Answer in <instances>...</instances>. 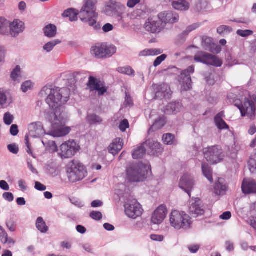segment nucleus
Here are the masks:
<instances>
[{
	"instance_id": "obj_56",
	"label": "nucleus",
	"mask_w": 256,
	"mask_h": 256,
	"mask_svg": "<svg viewBox=\"0 0 256 256\" xmlns=\"http://www.w3.org/2000/svg\"><path fill=\"white\" fill-rule=\"evenodd\" d=\"M18 126L16 124H12L10 128V133L12 136H16L18 134Z\"/></svg>"
},
{
	"instance_id": "obj_39",
	"label": "nucleus",
	"mask_w": 256,
	"mask_h": 256,
	"mask_svg": "<svg viewBox=\"0 0 256 256\" xmlns=\"http://www.w3.org/2000/svg\"><path fill=\"white\" fill-rule=\"evenodd\" d=\"M174 138L175 137L174 134L168 133L164 134L162 136V140L164 144L167 145H171L173 144Z\"/></svg>"
},
{
	"instance_id": "obj_29",
	"label": "nucleus",
	"mask_w": 256,
	"mask_h": 256,
	"mask_svg": "<svg viewBox=\"0 0 256 256\" xmlns=\"http://www.w3.org/2000/svg\"><path fill=\"white\" fill-rule=\"evenodd\" d=\"M105 50L104 44L98 45L92 47L91 53L97 58H103Z\"/></svg>"
},
{
	"instance_id": "obj_5",
	"label": "nucleus",
	"mask_w": 256,
	"mask_h": 256,
	"mask_svg": "<svg viewBox=\"0 0 256 256\" xmlns=\"http://www.w3.org/2000/svg\"><path fill=\"white\" fill-rule=\"evenodd\" d=\"M171 226L176 230H188L192 224L191 218L184 212L172 210L170 215Z\"/></svg>"
},
{
	"instance_id": "obj_48",
	"label": "nucleus",
	"mask_w": 256,
	"mask_h": 256,
	"mask_svg": "<svg viewBox=\"0 0 256 256\" xmlns=\"http://www.w3.org/2000/svg\"><path fill=\"white\" fill-rule=\"evenodd\" d=\"M130 126L128 120L124 119L120 122L119 125V129L122 132H124Z\"/></svg>"
},
{
	"instance_id": "obj_6",
	"label": "nucleus",
	"mask_w": 256,
	"mask_h": 256,
	"mask_svg": "<svg viewBox=\"0 0 256 256\" xmlns=\"http://www.w3.org/2000/svg\"><path fill=\"white\" fill-rule=\"evenodd\" d=\"M253 99L254 101L248 98H244V100L240 99L233 100L234 106L239 109L242 116L246 115L250 116L256 115V96Z\"/></svg>"
},
{
	"instance_id": "obj_17",
	"label": "nucleus",
	"mask_w": 256,
	"mask_h": 256,
	"mask_svg": "<svg viewBox=\"0 0 256 256\" xmlns=\"http://www.w3.org/2000/svg\"><path fill=\"white\" fill-rule=\"evenodd\" d=\"M167 213L166 206L164 205L160 206L154 212L152 217V222L156 224H161L166 217Z\"/></svg>"
},
{
	"instance_id": "obj_12",
	"label": "nucleus",
	"mask_w": 256,
	"mask_h": 256,
	"mask_svg": "<svg viewBox=\"0 0 256 256\" xmlns=\"http://www.w3.org/2000/svg\"><path fill=\"white\" fill-rule=\"evenodd\" d=\"M164 28V25L162 23L159 18H148L144 24L146 30L152 33L160 32Z\"/></svg>"
},
{
	"instance_id": "obj_34",
	"label": "nucleus",
	"mask_w": 256,
	"mask_h": 256,
	"mask_svg": "<svg viewBox=\"0 0 256 256\" xmlns=\"http://www.w3.org/2000/svg\"><path fill=\"white\" fill-rule=\"evenodd\" d=\"M88 86L91 91L96 90L100 86V81L92 76L89 78Z\"/></svg>"
},
{
	"instance_id": "obj_19",
	"label": "nucleus",
	"mask_w": 256,
	"mask_h": 256,
	"mask_svg": "<svg viewBox=\"0 0 256 256\" xmlns=\"http://www.w3.org/2000/svg\"><path fill=\"white\" fill-rule=\"evenodd\" d=\"M24 24L22 22L16 20L10 25V31L12 36L16 38L18 34L24 32Z\"/></svg>"
},
{
	"instance_id": "obj_10",
	"label": "nucleus",
	"mask_w": 256,
	"mask_h": 256,
	"mask_svg": "<svg viewBox=\"0 0 256 256\" xmlns=\"http://www.w3.org/2000/svg\"><path fill=\"white\" fill-rule=\"evenodd\" d=\"M194 72V66H191L186 69L182 70L178 76V82L182 85L183 90L188 91L192 88V81L191 76Z\"/></svg>"
},
{
	"instance_id": "obj_20",
	"label": "nucleus",
	"mask_w": 256,
	"mask_h": 256,
	"mask_svg": "<svg viewBox=\"0 0 256 256\" xmlns=\"http://www.w3.org/2000/svg\"><path fill=\"white\" fill-rule=\"evenodd\" d=\"M123 146V140L120 138H116L108 146V151L114 156H116L121 150Z\"/></svg>"
},
{
	"instance_id": "obj_47",
	"label": "nucleus",
	"mask_w": 256,
	"mask_h": 256,
	"mask_svg": "<svg viewBox=\"0 0 256 256\" xmlns=\"http://www.w3.org/2000/svg\"><path fill=\"white\" fill-rule=\"evenodd\" d=\"M8 228L12 232H14L16 230V223L13 220H10L6 222Z\"/></svg>"
},
{
	"instance_id": "obj_31",
	"label": "nucleus",
	"mask_w": 256,
	"mask_h": 256,
	"mask_svg": "<svg viewBox=\"0 0 256 256\" xmlns=\"http://www.w3.org/2000/svg\"><path fill=\"white\" fill-rule=\"evenodd\" d=\"M10 22L3 17H0V34L8 35L10 31Z\"/></svg>"
},
{
	"instance_id": "obj_43",
	"label": "nucleus",
	"mask_w": 256,
	"mask_h": 256,
	"mask_svg": "<svg viewBox=\"0 0 256 256\" xmlns=\"http://www.w3.org/2000/svg\"><path fill=\"white\" fill-rule=\"evenodd\" d=\"M253 34V31L250 30H238L236 31V34L242 38H246L248 36H252Z\"/></svg>"
},
{
	"instance_id": "obj_30",
	"label": "nucleus",
	"mask_w": 256,
	"mask_h": 256,
	"mask_svg": "<svg viewBox=\"0 0 256 256\" xmlns=\"http://www.w3.org/2000/svg\"><path fill=\"white\" fill-rule=\"evenodd\" d=\"M202 45L204 50L210 52H212V48L214 46L213 39L206 36L202 37Z\"/></svg>"
},
{
	"instance_id": "obj_1",
	"label": "nucleus",
	"mask_w": 256,
	"mask_h": 256,
	"mask_svg": "<svg viewBox=\"0 0 256 256\" xmlns=\"http://www.w3.org/2000/svg\"><path fill=\"white\" fill-rule=\"evenodd\" d=\"M40 94L42 96H47L46 102L51 109L46 114V118L52 123L50 134L64 136L68 134L70 128L65 126L66 116L63 106L69 100L68 90L65 88H50L45 86L40 90Z\"/></svg>"
},
{
	"instance_id": "obj_8",
	"label": "nucleus",
	"mask_w": 256,
	"mask_h": 256,
	"mask_svg": "<svg viewBox=\"0 0 256 256\" xmlns=\"http://www.w3.org/2000/svg\"><path fill=\"white\" fill-rule=\"evenodd\" d=\"M204 154L206 160L212 164H216L222 162L224 157L222 148L218 146L204 148Z\"/></svg>"
},
{
	"instance_id": "obj_36",
	"label": "nucleus",
	"mask_w": 256,
	"mask_h": 256,
	"mask_svg": "<svg viewBox=\"0 0 256 256\" xmlns=\"http://www.w3.org/2000/svg\"><path fill=\"white\" fill-rule=\"evenodd\" d=\"M61 41L59 40H52L48 43L46 44L44 46L43 48L44 50H46L48 52H51L57 44H60Z\"/></svg>"
},
{
	"instance_id": "obj_22",
	"label": "nucleus",
	"mask_w": 256,
	"mask_h": 256,
	"mask_svg": "<svg viewBox=\"0 0 256 256\" xmlns=\"http://www.w3.org/2000/svg\"><path fill=\"white\" fill-rule=\"evenodd\" d=\"M242 189L244 194H256V182L254 180H244L242 184Z\"/></svg>"
},
{
	"instance_id": "obj_40",
	"label": "nucleus",
	"mask_w": 256,
	"mask_h": 256,
	"mask_svg": "<svg viewBox=\"0 0 256 256\" xmlns=\"http://www.w3.org/2000/svg\"><path fill=\"white\" fill-rule=\"evenodd\" d=\"M250 170L252 174H256V152L248 162Z\"/></svg>"
},
{
	"instance_id": "obj_51",
	"label": "nucleus",
	"mask_w": 256,
	"mask_h": 256,
	"mask_svg": "<svg viewBox=\"0 0 256 256\" xmlns=\"http://www.w3.org/2000/svg\"><path fill=\"white\" fill-rule=\"evenodd\" d=\"M232 30V28L229 26H221L218 28L217 32L220 34H222L224 32H230Z\"/></svg>"
},
{
	"instance_id": "obj_28",
	"label": "nucleus",
	"mask_w": 256,
	"mask_h": 256,
	"mask_svg": "<svg viewBox=\"0 0 256 256\" xmlns=\"http://www.w3.org/2000/svg\"><path fill=\"white\" fill-rule=\"evenodd\" d=\"M43 31L45 36L52 38L56 36L57 28L54 24H49L44 28Z\"/></svg>"
},
{
	"instance_id": "obj_61",
	"label": "nucleus",
	"mask_w": 256,
	"mask_h": 256,
	"mask_svg": "<svg viewBox=\"0 0 256 256\" xmlns=\"http://www.w3.org/2000/svg\"><path fill=\"white\" fill-rule=\"evenodd\" d=\"M113 29V26L110 23H107L105 24L102 28V30L104 32H109L112 31Z\"/></svg>"
},
{
	"instance_id": "obj_35",
	"label": "nucleus",
	"mask_w": 256,
	"mask_h": 256,
	"mask_svg": "<svg viewBox=\"0 0 256 256\" xmlns=\"http://www.w3.org/2000/svg\"><path fill=\"white\" fill-rule=\"evenodd\" d=\"M117 71L122 74H126L129 76H134L135 72L130 66L125 67H119L117 68Z\"/></svg>"
},
{
	"instance_id": "obj_11",
	"label": "nucleus",
	"mask_w": 256,
	"mask_h": 256,
	"mask_svg": "<svg viewBox=\"0 0 256 256\" xmlns=\"http://www.w3.org/2000/svg\"><path fill=\"white\" fill-rule=\"evenodd\" d=\"M125 212L128 217L135 219L142 214V208L136 199L128 200L124 204Z\"/></svg>"
},
{
	"instance_id": "obj_7",
	"label": "nucleus",
	"mask_w": 256,
	"mask_h": 256,
	"mask_svg": "<svg viewBox=\"0 0 256 256\" xmlns=\"http://www.w3.org/2000/svg\"><path fill=\"white\" fill-rule=\"evenodd\" d=\"M194 59L196 62L215 67H220L222 64V61L216 56L203 51H198L194 55Z\"/></svg>"
},
{
	"instance_id": "obj_55",
	"label": "nucleus",
	"mask_w": 256,
	"mask_h": 256,
	"mask_svg": "<svg viewBox=\"0 0 256 256\" xmlns=\"http://www.w3.org/2000/svg\"><path fill=\"white\" fill-rule=\"evenodd\" d=\"M2 197L5 200L9 202H12L14 200V196L13 194L10 192H4L2 194Z\"/></svg>"
},
{
	"instance_id": "obj_14",
	"label": "nucleus",
	"mask_w": 256,
	"mask_h": 256,
	"mask_svg": "<svg viewBox=\"0 0 256 256\" xmlns=\"http://www.w3.org/2000/svg\"><path fill=\"white\" fill-rule=\"evenodd\" d=\"M189 212L194 217H198L204 214V209L202 201L199 198L190 202Z\"/></svg>"
},
{
	"instance_id": "obj_15",
	"label": "nucleus",
	"mask_w": 256,
	"mask_h": 256,
	"mask_svg": "<svg viewBox=\"0 0 256 256\" xmlns=\"http://www.w3.org/2000/svg\"><path fill=\"white\" fill-rule=\"evenodd\" d=\"M148 154L158 156L162 152V148L160 143L152 140H147L144 143Z\"/></svg>"
},
{
	"instance_id": "obj_32",
	"label": "nucleus",
	"mask_w": 256,
	"mask_h": 256,
	"mask_svg": "<svg viewBox=\"0 0 256 256\" xmlns=\"http://www.w3.org/2000/svg\"><path fill=\"white\" fill-rule=\"evenodd\" d=\"M202 168L203 174L204 176L210 183H212V172L211 167L207 163L203 162L202 164Z\"/></svg>"
},
{
	"instance_id": "obj_24",
	"label": "nucleus",
	"mask_w": 256,
	"mask_h": 256,
	"mask_svg": "<svg viewBox=\"0 0 256 256\" xmlns=\"http://www.w3.org/2000/svg\"><path fill=\"white\" fill-rule=\"evenodd\" d=\"M166 123V118L164 116H161L155 120L154 122L150 128L148 132H154L162 128Z\"/></svg>"
},
{
	"instance_id": "obj_27",
	"label": "nucleus",
	"mask_w": 256,
	"mask_h": 256,
	"mask_svg": "<svg viewBox=\"0 0 256 256\" xmlns=\"http://www.w3.org/2000/svg\"><path fill=\"white\" fill-rule=\"evenodd\" d=\"M146 148L145 147V145H144L143 143L134 150L132 152V158L134 159L142 158L146 154Z\"/></svg>"
},
{
	"instance_id": "obj_33",
	"label": "nucleus",
	"mask_w": 256,
	"mask_h": 256,
	"mask_svg": "<svg viewBox=\"0 0 256 256\" xmlns=\"http://www.w3.org/2000/svg\"><path fill=\"white\" fill-rule=\"evenodd\" d=\"M36 226L38 230L42 233H46L48 230V226H46L43 218L41 216L38 218L36 220Z\"/></svg>"
},
{
	"instance_id": "obj_49",
	"label": "nucleus",
	"mask_w": 256,
	"mask_h": 256,
	"mask_svg": "<svg viewBox=\"0 0 256 256\" xmlns=\"http://www.w3.org/2000/svg\"><path fill=\"white\" fill-rule=\"evenodd\" d=\"M90 217L96 220H100L102 218V214L100 212L92 211L90 213Z\"/></svg>"
},
{
	"instance_id": "obj_46",
	"label": "nucleus",
	"mask_w": 256,
	"mask_h": 256,
	"mask_svg": "<svg viewBox=\"0 0 256 256\" xmlns=\"http://www.w3.org/2000/svg\"><path fill=\"white\" fill-rule=\"evenodd\" d=\"M166 58L167 56L165 54H162L157 57L154 62V67H157L160 65L162 62L166 59Z\"/></svg>"
},
{
	"instance_id": "obj_54",
	"label": "nucleus",
	"mask_w": 256,
	"mask_h": 256,
	"mask_svg": "<svg viewBox=\"0 0 256 256\" xmlns=\"http://www.w3.org/2000/svg\"><path fill=\"white\" fill-rule=\"evenodd\" d=\"M115 10L114 6L112 4H107L106 6L105 13L108 16H110Z\"/></svg>"
},
{
	"instance_id": "obj_21",
	"label": "nucleus",
	"mask_w": 256,
	"mask_h": 256,
	"mask_svg": "<svg viewBox=\"0 0 256 256\" xmlns=\"http://www.w3.org/2000/svg\"><path fill=\"white\" fill-rule=\"evenodd\" d=\"M225 117L224 111H222L216 114L214 117V122L219 130H228L229 126L224 120Z\"/></svg>"
},
{
	"instance_id": "obj_23",
	"label": "nucleus",
	"mask_w": 256,
	"mask_h": 256,
	"mask_svg": "<svg viewBox=\"0 0 256 256\" xmlns=\"http://www.w3.org/2000/svg\"><path fill=\"white\" fill-rule=\"evenodd\" d=\"M182 106L180 102H172L168 104L164 109V112L166 114H176L180 112Z\"/></svg>"
},
{
	"instance_id": "obj_41",
	"label": "nucleus",
	"mask_w": 256,
	"mask_h": 256,
	"mask_svg": "<svg viewBox=\"0 0 256 256\" xmlns=\"http://www.w3.org/2000/svg\"><path fill=\"white\" fill-rule=\"evenodd\" d=\"M20 66H16L15 68L12 70L10 74V78L12 80L16 82L18 80V78L20 76Z\"/></svg>"
},
{
	"instance_id": "obj_13",
	"label": "nucleus",
	"mask_w": 256,
	"mask_h": 256,
	"mask_svg": "<svg viewBox=\"0 0 256 256\" xmlns=\"http://www.w3.org/2000/svg\"><path fill=\"white\" fill-rule=\"evenodd\" d=\"M50 123L51 124L50 128V131L48 132H46L41 122H38L31 123L29 124L28 127L29 134L30 136L33 138H37L43 134L54 137V136L50 134V133L52 131V123Z\"/></svg>"
},
{
	"instance_id": "obj_37",
	"label": "nucleus",
	"mask_w": 256,
	"mask_h": 256,
	"mask_svg": "<svg viewBox=\"0 0 256 256\" xmlns=\"http://www.w3.org/2000/svg\"><path fill=\"white\" fill-rule=\"evenodd\" d=\"M104 50H106L104 52V55L105 56H104V58H110L116 52V48L114 46H107L104 45Z\"/></svg>"
},
{
	"instance_id": "obj_18",
	"label": "nucleus",
	"mask_w": 256,
	"mask_h": 256,
	"mask_svg": "<svg viewBox=\"0 0 256 256\" xmlns=\"http://www.w3.org/2000/svg\"><path fill=\"white\" fill-rule=\"evenodd\" d=\"M194 186V180L191 176L184 174L181 178L179 182V186L184 190L190 196V192Z\"/></svg>"
},
{
	"instance_id": "obj_59",
	"label": "nucleus",
	"mask_w": 256,
	"mask_h": 256,
	"mask_svg": "<svg viewBox=\"0 0 256 256\" xmlns=\"http://www.w3.org/2000/svg\"><path fill=\"white\" fill-rule=\"evenodd\" d=\"M34 188L36 190L39 191H44L46 189V186L38 182H35Z\"/></svg>"
},
{
	"instance_id": "obj_52",
	"label": "nucleus",
	"mask_w": 256,
	"mask_h": 256,
	"mask_svg": "<svg viewBox=\"0 0 256 256\" xmlns=\"http://www.w3.org/2000/svg\"><path fill=\"white\" fill-rule=\"evenodd\" d=\"M32 84L30 81H26L21 86V90L24 92H26L32 88Z\"/></svg>"
},
{
	"instance_id": "obj_58",
	"label": "nucleus",
	"mask_w": 256,
	"mask_h": 256,
	"mask_svg": "<svg viewBox=\"0 0 256 256\" xmlns=\"http://www.w3.org/2000/svg\"><path fill=\"white\" fill-rule=\"evenodd\" d=\"M140 2V0H128L127 2V6L129 8H133Z\"/></svg>"
},
{
	"instance_id": "obj_50",
	"label": "nucleus",
	"mask_w": 256,
	"mask_h": 256,
	"mask_svg": "<svg viewBox=\"0 0 256 256\" xmlns=\"http://www.w3.org/2000/svg\"><path fill=\"white\" fill-rule=\"evenodd\" d=\"M8 150L13 154H17L19 151L18 146L16 144H10L8 146Z\"/></svg>"
},
{
	"instance_id": "obj_16",
	"label": "nucleus",
	"mask_w": 256,
	"mask_h": 256,
	"mask_svg": "<svg viewBox=\"0 0 256 256\" xmlns=\"http://www.w3.org/2000/svg\"><path fill=\"white\" fill-rule=\"evenodd\" d=\"M158 18L165 26L166 24L177 22L178 21L179 16L176 12L167 11L160 13L158 15Z\"/></svg>"
},
{
	"instance_id": "obj_64",
	"label": "nucleus",
	"mask_w": 256,
	"mask_h": 256,
	"mask_svg": "<svg viewBox=\"0 0 256 256\" xmlns=\"http://www.w3.org/2000/svg\"><path fill=\"white\" fill-rule=\"evenodd\" d=\"M0 188L4 190H10V186L7 182L4 180L0 181Z\"/></svg>"
},
{
	"instance_id": "obj_9",
	"label": "nucleus",
	"mask_w": 256,
	"mask_h": 256,
	"mask_svg": "<svg viewBox=\"0 0 256 256\" xmlns=\"http://www.w3.org/2000/svg\"><path fill=\"white\" fill-rule=\"evenodd\" d=\"M80 146L74 141H68L60 146L58 155L62 158H68L74 156L79 150Z\"/></svg>"
},
{
	"instance_id": "obj_44",
	"label": "nucleus",
	"mask_w": 256,
	"mask_h": 256,
	"mask_svg": "<svg viewBox=\"0 0 256 256\" xmlns=\"http://www.w3.org/2000/svg\"><path fill=\"white\" fill-rule=\"evenodd\" d=\"M14 117L10 112H7L4 114V122L8 126H10L13 122Z\"/></svg>"
},
{
	"instance_id": "obj_38",
	"label": "nucleus",
	"mask_w": 256,
	"mask_h": 256,
	"mask_svg": "<svg viewBox=\"0 0 256 256\" xmlns=\"http://www.w3.org/2000/svg\"><path fill=\"white\" fill-rule=\"evenodd\" d=\"M250 210L253 218L250 220V224L256 230V201L251 204Z\"/></svg>"
},
{
	"instance_id": "obj_2",
	"label": "nucleus",
	"mask_w": 256,
	"mask_h": 256,
	"mask_svg": "<svg viewBox=\"0 0 256 256\" xmlns=\"http://www.w3.org/2000/svg\"><path fill=\"white\" fill-rule=\"evenodd\" d=\"M96 0H86V2L82 8L78 16L80 20L84 23L92 27L94 30L100 32L102 30V24L98 22V14L96 12ZM78 14L73 8H68L64 11L62 16L69 18L71 22L76 21L78 20Z\"/></svg>"
},
{
	"instance_id": "obj_63",
	"label": "nucleus",
	"mask_w": 256,
	"mask_h": 256,
	"mask_svg": "<svg viewBox=\"0 0 256 256\" xmlns=\"http://www.w3.org/2000/svg\"><path fill=\"white\" fill-rule=\"evenodd\" d=\"M0 239L4 244L7 243L8 241V234L6 231H3V232L0 234Z\"/></svg>"
},
{
	"instance_id": "obj_57",
	"label": "nucleus",
	"mask_w": 256,
	"mask_h": 256,
	"mask_svg": "<svg viewBox=\"0 0 256 256\" xmlns=\"http://www.w3.org/2000/svg\"><path fill=\"white\" fill-rule=\"evenodd\" d=\"M214 188L216 190H219L220 194H221L222 192H226V186L225 185L220 184V182L216 184Z\"/></svg>"
},
{
	"instance_id": "obj_42",
	"label": "nucleus",
	"mask_w": 256,
	"mask_h": 256,
	"mask_svg": "<svg viewBox=\"0 0 256 256\" xmlns=\"http://www.w3.org/2000/svg\"><path fill=\"white\" fill-rule=\"evenodd\" d=\"M73 76L76 80H82L86 78L87 72L84 70L75 72L73 74Z\"/></svg>"
},
{
	"instance_id": "obj_25",
	"label": "nucleus",
	"mask_w": 256,
	"mask_h": 256,
	"mask_svg": "<svg viewBox=\"0 0 256 256\" xmlns=\"http://www.w3.org/2000/svg\"><path fill=\"white\" fill-rule=\"evenodd\" d=\"M172 5L174 8L178 10H187L190 8L189 3L186 0L173 1Z\"/></svg>"
},
{
	"instance_id": "obj_26",
	"label": "nucleus",
	"mask_w": 256,
	"mask_h": 256,
	"mask_svg": "<svg viewBox=\"0 0 256 256\" xmlns=\"http://www.w3.org/2000/svg\"><path fill=\"white\" fill-rule=\"evenodd\" d=\"M86 120L90 126L100 124L103 119L96 114H88L86 117Z\"/></svg>"
},
{
	"instance_id": "obj_45",
	"label": "nucleus",
	"mask_w": 256,
	"mask_h": 256,
	"mask_svg": "<svg viewBox=\"0 0 256 256\" xmlns=\"http://www.w3.org/2000/svg\"><path fill=\"white\" fill-rule=\"evenodd\" d=\"M124 104L126 106H132L134 105L132 98L128 92H126V96Z\"/></svg>"
},
{
	"instance_id": "obj_62",
	"label": "nucleus",
	"mask_w": 256,
	"mask_h": 256,
	"mask_svg": "<svg viewBox=\"0 0 256 256\" xmlns=\"http://www.w3.org/2000/svg\"><path fill=\"white\" fill-rule=\"evenodd\" d=\"M7 100L6 96L4 92H0V106L3 107V106L6 104Z\"/></svg>"
},
{
	"instance_id": "obj_60",
	"label": "nucleus",
	"mask_w": 256,
	"mask_h": 256,
	"mask_svg": "<svg viewBox=\"0 0 256 256\" xmlns=\"http://www.w3.org/2000/svg\"><path fill=\"white\" fill-rule=\"evenodd\" d=\"M150 238L152 240L156 242H162L164 239V237L163 236L158 235L155 234H151Z\"/></svg>"
},
{
	"instance_id": "obj_3",
	"label": "nucleus",
	"mask_w": 256,
	"mask_h": 256,
	"mask_svg": "<svg viewBox=\"0 0 256 256\" xmlns=\"http://www.w3.org/2000/svg\"><path fill=\"white\" fill-rule=\"evenodd\" d=\"M66 173L70 182L72 183L82 180L88 174L86 167L76 160H72L68 164Z\"/></svg>"
},
{
	"instance_id": "obj_4",
	"label": "nucleus",
	"mask_w": 256,
	"mask_h": 256,
	"mask_svg": "<svg viewBox=\"0 0 256 256\" xmlns=\"http://www.w3.org/2000/svg\"><path fill=\"white\" fill-rule=\"evenodd\" d=\"M148 174L147 166L142 162L133 163L126 168V175L130 182H142Z\"/></svg>"
},
{
	"instance_id": "obj_53",
	"label": "nucleus",
	"mask_w": 256,
	"mask_h": 256,
	"mask_svg": "<svg viewBox=\"0 0 256 256\" xmlns=\"http://www.w3.org/2000/svg\"><path fill=\"white\" fill-rule=\"evenodd\" d=\"M200 248V245L198 244H190L188 246V248L190 250V252L192 254L196 253L199 250Z\"/></svg>"
}]
</instances>
